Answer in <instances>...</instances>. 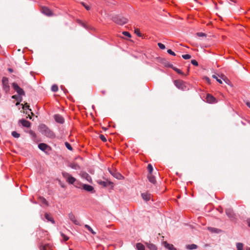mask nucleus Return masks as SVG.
I'll list each match as a JSON object with an SVG mask.
<instances>
[{"instance_id":"1","label":"nucleus","mask_w":250,"mask_h":250,"mask_svg":"<svg viewBox=\"0 0 250 250\" xmlns=\"http://www.w3.org/2000/svg\"><path fill=\"white\" fill-rule=\"evenodd\" d=\"M39 130L42 135L48 138L54 139L56 137V135L54 132L44 124L40 125L39 126Z\"/></svg>"},{"instance_id":"2","label":"nucleus","mask_w":250,"mask_h":250,"mask_svg":"<svg viewBox=\"0 0 250 250\" xmlns=\"http://www.w3.org/2000/svg\"><path fill=\"white\" fill-rule=\"evenodd\" d=\"M62 175L64 178L65 179L66 181L70 184H73L76 188H80V186H79L78 181L76 179L72 177L69 173L63 171L62 172Z\"/></svg>"},{"instance_id":"3","label":"nucleus","mask_w":250,"mask_h":250,"mask_svg":"<svg viewBox=\"0 0 250 250\" xmlns=\"http://www.w3.org/2000/svg\"><path fill=\"white\" fill-rule=\"evenodd\" d=\"M113 21L119 25H124L128 21V19L121 16H116L112 18Z\"/></svg>"},{"instance_id":"4","label":"nucleus","mask_w":250,"mask_h":250,"mask_svg":"<svg viewBox=\"0 0 250 250\" xmlns=\"http://www.w3.org/2000/svg\"><path fill=\"white\" fill-rule=\"evenodd\" d=\"M175 85L179 89L182 90H187L188 88L187 86L186 83L182 80H176L174 81Z\"/></svg>"},{"instance_id":"5","label":"nucleus","mask_w":250,"mask_h":250,"mask_svg":"<svg viewBox=\"0 0 250 250\" xmlns=\"http://www.w3.org/2000/svg\"><path fill=\"white\" fill-rule=\"evenodd\" d=\"M8 79L7 77H3L2 79V87L5 93H7L10 90Z\"/></svg>"},{"instance_id":"6","label":"nucleus","mask_w":250,"mask_h":250,"mask_svg":"<svg viewBox=\"0 0 250 250\" xmlns=\"http://www.w3.org/2000/svg\"><path fill=\"white\" fill-rule=\"evenodd\" d=\"M78 183L79 185V186H80V188L82 187V188L85 191L90 192L91 193L95 192L94 188L92 186L87 184H83L80 182H78Z\"/></svg>"},{"instance_id":"7","label":"nucleus","mask_w":250,"mask_h":250,"mask_svg":"<svg viewBox=\"0 0 250 250\" xmlns=\"http://www.w3.org/2000/svg\"><path fill=\"white\" fill-rule=\"evenodd\" d=\"M14 89L17 92L19 96H24L25 92L24 90L21 88L16 83H13L12 84Z\"/></svg>"},{"instance_id":"8","label":"nucleus","mask_w":250,"mask_h":250,"mask_svg":"<svg viewBox=\"0 0 250 250\" xmlns=\"http://www.w3.org/2000/svg\"><path fill=\"white\" fill-rule=\"evenodd\" d=\"M206 101L209 104H215L217 102L216 99L210 94H207L206 97Z\"/></svg>"},{"instance_id":"9","label":"nucleus","mask_w":250,"mask_h":250,"mask_svg":"<svg viewBox=\"0 0 250 250\" xmlns=\"http://www.w3.org/2000/svg\"><path fill=\"white\" fill-rule=\"evenodd\" d=\"M68 217H69V219L74 224H75L76 225L81 226L79 221L77 219V218H76L75 216L74 215V214L73 213H72V212H70V213H69Z\"/></svg>"},{"instance_id":"10","label":"nucleus","mask_w":250,"mask_h":250,"mask_svg":"<svg viewBox=\"0 0 250 250\" xmlns=\"http://www.w3.org/2000/svg\"><path fill=\"white\" fill-rule=\"evenodd\" d=\"M226 214L230 220H233L235 219V214L231 208L226 209Z\"/></svg>"},{"instance_id":"11","label":"nucleus","mask_w":250,"mask_h":250,"mask_svg":"<svg viewBox=\"0 0 250 250\" xmlns=\"http://www.w3.org/2000/svg\"><path fill=\"white\" fill-rule=\"evenodd\" d=\"M38 147L41 150L45 152L46 150H50L51 147L45 143H40L38 145Z\"/></svg>"},{"instance_id":"12","label":"nucleus","mask_w":250,"mask_h":250,"mask_svg":"<svg viewBox=\"0 0 250 250\" xmlns=\"http://www.w3.org/2000/svg\"><path fill=\"white\" fill-rule=\"evenodd\" d=\"M42 12L48 16H51L53 15V12L48 7L43 6L42 8Z\"/></svg>"},{"instance_id":"13","label":"nucleus","mask_w":250,"mask_h":250,"mask_svg":"<svg viewBox=\"0 0 250 250\" xmlns=\"http://www.w3.org/2000/svg\"><path fill=\"white\" fill-rule=\"evenodd\" d=\"M54 118L55 121L59 124H63L64 122V119L63 117L60 114H55L54 116Z\"/></svg>"},{"instance_id":"14","label":"nucleus","mask_w":250,"mask_h":250,"mask_svg":"<svg viewBox=\"0 0 250 250\" xmlns=\"http://www.w3.org/2000/svg\"><path fill=\"white\" fill-rule=\"evenodd\" d=\"M40 250H51V246L49 244L43 245L40 244L39 246Z\"/></svg>"},{"instance_id":"15","label":"nucleus","mask_w":250,"mask_h":250,"mask_svg":"<svg viewBox=\"0 0 250 250\" xmlns=\"http://www.w3.org/2000/svg\"><path fill=\"white\" fill-rule=\"evenodd\" d=\"M19 123H21L22 125L24 127H29L30 126L31 124L30 123L25 120V119H21L19 121Z\"/></svg>"},{"instance_id":"16","label":"nucleus","mask_w":250,"mask_h":250,"mask_svg":"<svg viewBox=\"0 0 250 250\" xmlns=\"http://www.w3.org/2000/svg\"><path fill=\"white\" fill-rule=\"evenodd\" d=\"M97 182L99 185L103 186V187H106L107 186H108V185H109L110 184V182L104 181L101 180H98L97 181Z\"/></svg>"},{"instance_id":"17","label":"nucleus","mask_w":250,"mask_h":250,"mask_svg":"<svg viewBox=\"0 0 250 250\" xmlns=\"http://www.w3.org/2000/svg\"><path fill=\"white\" fill-rule=\"evenodd\" d=\"M163 244L165 247L169 250H176L173 245L170 244L166 241L164 242Z\"/></svg>"},{"instance_id":"18","label":"nucleus","mask_w":250,"mask_h":250,"mask_svg":"<svg viewBox=\"0 0 250 250\" xmlns=\"http://www.w3.org/2000/svg\"><path fill=\"white\" fill-rule=\"evenodd\" d=\"M141 196L143 199L146 201H148L151 199V194L149 193H143L141 194Z\"/></svg>"},{"instance_id":"19","label":"nucleus","mask_w":250,"mask_h":250,"mask_svg":"<svg viewBox=\"0 0 250 250\" xmlns=\"http://www.w3.org/2000/svg\"><path fill=\"white\" fill-rule=\"evenodd\" d=\"M147 178L150 182L155 184L156 182L155 177L152 174H148Z\"/></svg>"},{"instance_id":"20","label":"nucleus","mask_w":250,"mask_h":250,"mask_svg":"<svg viewBox=\"0 0 250 250\" xmlns=\"http://www.w3.org/2000/svg\"><path fill=\"white\" fill-rule=\"evenodd\" d=\"M146 245L150 250H157L156 246L153 244L150 243H146Z\"/></svg>"},{"instance_id":"21","label":"nucleus","mask_w":250,"mask_h":250,"mask_svg":"<svg viewBox=\"0 0 250 250\" xmlns=\"http://www.w3.org/2000/svg\"><path fill=\"white\" fill-rule=\"evenodd\" d=\"M68 166L74 169L77 170L80 169V167L79 165L76 163H71Z\"/></svg>"},{"instance_id":"22","label":"nucleus","mask_w":250,"mask_h":250,"mask_svg":"<svg viewBox=\"0 0 250 250\" xmlns=\"http://www.w3.org/2000/svg\"><path fill=\"white\" fill-rule=\"evenodd\" d=\"M44 217L46 220L51 222L52 224L55 223V221L50 214L46 213L44 215Z\"/></svg>"},{"instance_id":"23","label":"nucleus","mask_w":250,"mask_h":250,"mask_svg":"<svg viewBox=\"0 0 250 250\" xmlns=\"http://www.w3.org/2000/svg\"><path fill=\"white\" fill-rule=\"evenodd\" d=\"M136 249L137 250H145V247L142 243H138L136 244Z\"/></svg>"},{"instance_id":"24","label":"nucleus","mask_w":250,"mask_h":250,"mask_svg":"<svg viewBox=\"0 0 250 250\" xmlns=\"http://www.w3.org/2000/svg\"><path fill=\"white\" fill-rule=\"evenodd\" d=\"M83 177L88 182H91L92 178L91 176L87 173H84L83 174Z\"/></svg>"},{"instance_id":"25","label":"nucleus","mask_w":250,"mask_h":250,"mask_svg":"<svg viewBox=\"0 0 250 250\" xmlns=\"http://www.w3.org/2000/svg\"><path fill=\"white\" fill-rule=\"evenodd\" d=\"M186 248L188 250H195L197 248V246L195 244H192L187 245Z\"/></svg>"},{"instance_id":"26","label":"nucleus","mask_w":250,"mask_h":250,"mask_svg":"<svg viewBox=\"0 0 250 250\" xmlns=\"http://www.w3.org/2000/svg\"><path fill=\"white\" fill-rule=\"evenodd\" d=\"M208 229L211 232L219 233L221 231L219 229L212 227L208 228Z\"/></svg>"},{"instance_id":"27","label":"nucleus","mask_w":250,"mask_h":250,"mask_svg":"<svg viewBox=\"0 0 250 250\" xmlns=\"http://www.w3.org/2000/svg\"><path fill=\"white\" fill-rule=\"evenodd\" d=\"M12 98L13 99H15L17 101H20V102H21L22 100V98L21 97V96H19L18 95H13L12 96Z\"/></svg>"},{"instance_id":"28","label":"nucleus","mask_w":250,"mask_h":250,"mask_svg":"<svg viewBox=\"0 0 250 250\" xmlns=\"http://www.w3.org/2000/svg\"><path fill=\"white\" fill-rule=\"evenodd\" d=\"M84 228L88 230L92 234H96V232L94 231L93 229L88 225H85Z\"/></svg>"},{"instance_id":"29","label":"nucleus","mask_w":250,"mask_h":250,"mask_svg":"<svg viewBox=\"0 0 250 250\" xmlns=\"http://www.w3.org/2000/svg\"><path fill=\"white\" fill-rule=\"evenodd\" d=\"M78 22L84 28H85L86 29H89L88 25H87L86 23L83 22L82 21H81L80 20H78Z\"/></svg>"},{"instance_id":"30","label":"nucleus","mask_w":250,"mask_h":250,"mask_svg":"<svg viewBox=\"0 0 250 250\" xmlns=\"http://www.w3.org/2000/svg\"><path fill=\"white\" fill-rule=\"evenodd\" d=\"M111 174L114 177H115L116 178L118 179H121L122 178V177H123L121 174L117 173V172H114Z\"/></svg>"},{"instance_id":"31","label":"nucleus","mask_w":250,"mask_h":250,"mask_svg":"<svg viewBox=\"0 0 250 250\" xmlns=\"http://www.w3.org/2000/svg\"><path fill=\"white\" fill-rule=\"evenodd\" d=\"M147 169H148V174H152V172L153 171V167L152 166L149 164L147 166Z\"/></svg>"},{"instance_id":"32","label":"nucleus","mask_w":250,"mask_h":250,"mask_svg":"<svg viewBox=\"0 0 250 250\" xmlns=\"http://www.w3.org/2000/svg\"><path fill=\"white\" fill-rule=\"evenodd\" d=\"M237 250H243V245L241 243H237L236 244Z\"/></svg>"},{"instance_id":"33","label":"nucleus","mask_w":250,"mask_h":250,"mask_svg":"<svg viewBox=\"0 0 250 250\" xmlns=\"http://www.w3.org/2000/svg\"><path fill=\"white\" fill-rule=\"evenodd\" d=\"M12 135L14 138H17L20 137V134L15 131L12 132Z\"/></svg>"},{"instance_id":"34","label":"nucleus","mask_w":250,"mask_h":250,"mask_svg":"<svg viewBox=\"0 0 250 250\" xmlns=\"http://www.w3.org/2000/svg\"><path fill=\"white\" fill-rule=\"evenodd\" d=\"M175 72H176L179 74L184 75V73L179 69L174 67L173 69Z\"/></svg>"},{"instance_id":"35","label":"nucleus","mask_w":250,"mask_h":250,"mask_svg":"<svg viewBox=\"0 0 250 250\" xmlns=\"http://www.w3.org/2000/svg\"><path fill=\"white\" fill-rule=\"evenodd\" d=\"M51 90L53 92H57L58 90V87L57 85L54 84L51 87Z\"/></svg>"},{"instance_id":"36","label":"nucleus","mask_w":250,"mask_h":250,"mask_svg":"<svg viewBox=\"0 0 250 250\" xmlns=\"http://www.w3.org/2000/svg\"><path fill=\"white\" fill-rule=\"evenodd\" d=\"M65 146L68 149H69L70 150H72V147L71 146V145L69 143L66 142L65 143Z\"/></svg>"},{"instance_id":"37","label":"nucleus","mask_w":250,"mask_h":250,"mask_svg":"<svg viewBox=\"0 0 250 250\" xmlns=\"http://www.w3.org/2000/svg\"><path fill=\"white\" fill-rule=\"evenodd\" d=\"M40 201L42 203V204H44L45 205H47V202L46 201V200L42 197H40Z\"/></svg>"},{"instance_id":"38","label":"nucleus","mask_w":250,"mask_h":250,"mask_svg":"<svg viewBox=\"0 0 250 250\" xmlns=\"http://www.w3.org/2000/svg\"><path fill=\"white\" fill-rule=\"evenodd\" d=\"M29 107H30L29 105L27 103H25V104H24V105H23V106H22V108H23V110H26V109H28V110H29V111H31V109H30V108H29Z\"/></svg>"},{"instance_id":"39","label":"nucleus","mask_w":250,"mask_h":250,"mask_svg":"<svg viewBox=\"0 0 250 250\" xmlns=\"http://www.w3.org/2000/svg\"><path fill=\"white\" fill-rule=\"evenodd\" d=\"M99 138L100 139L104 142H106L107 141V140H106V138H105V137L103 135V134H101L99 136Z\"/></svg>"},{"instance_id":"40","label":"nucleus","mask_w":250,"mask_h":250,"mask_svg":"<svg viewBox=\"0 0 250 250\" xmlns=\"http://www.w3.org/2000/svg\"><path fill=\"white\" fill-rule=\"evenodd\" d=\"M182 57L183 59L185 60H188L191 58V55L189 54L183 55Z\"/></svg>"},{"instance_id":"41","label":"nucleus","mask_w":250,"mask_h":250,"mask_svg":"<svg viewBox=\"0 0 250 250\" xmlns=\"http://www.w3.org/2000/svg\"><path fill=\"white\" fill-rule=\"evenodd\" d=\"M165 65L166 67L171 68L172 69H173V67H174V66H173V65L171 63H169V62H167L166 63H165Z\"/></svg>"},{"instance_id":"42","label":"nucleus","mask_w":250,"mask_h":250,"mask_svg":"<svg viewBox=\"0 0 250 250\" xmlns=\"http://www.w3.org/2000/svg\"><path fill=\"white\" fill-rule=\"evenodd\" d=\"M135 33L138 35L139 37H142V35L140 33V30L139 29L136 28L135 29Z\"/></svg>"},{"instance_id":"43","label":"nucleus","mask_w":250,"mask_h":250,"mask_svg":"<svg viewBox=\"0 0 250 250\" xmlns=\"http://www.w3.org/2000/svg\"><path fill=\"white\" fill-rule=\"evenodd\" d=\"M81 4L85 7V8L87 10H89L90 9V7L87 5H86L85 3L83 2H82Z\"/></svg>"},{"instance_id":"44","label":"nucleus","mask_w":250,"mask_h":250,"mask_svg":"<svg viewBox=\"0 0 250 250\" xmlns=\"http://www.w3.org/2000/svg\"><path fill=\"white\" fill-rule=\"evenodd\" d=\"M212 78H214V79H215L216 80V81L220 83H222V82L221 81V79H219L217 78V77L215 75H212Z\"/></svg>"},{"instance_id":"45","label":"nucleus","mask_w":250,"mask_h":250,"mask_svg":"<svg viewBox=\"0 0 250 250\" xmlns=\"http://www.w3.org/2000/svg\"><path fill=\"white\" fill-rule=\"evenodd\" d=\"M61 235L64 241H66L69 239V237L65 235V234H64L63 233H61Z\"/></svg>"},{"instance_id":"46","label":"nucleus","mask_w":250,"mask_h":250,"mask_svg":"<svg viewBox=\"0 0 250 250\" xmlns=\"http://www.w3.org/2000/svg\"><path fill=\"white\" fill-rule=\"evenodd\" d=\"M158 45L159 47V48L161 49H165V45L162 43L159 42L158 43Z\"/></svg>"},{"instance_id":"47","label":"nucleus","mask_w":250,"mask_h":250,"mask_svg":"<svg viewBox=\"0 0 250 250\" xmlns=\"http://www.w3.org/2000/svg\"><path fill=\"white\" fill-rule=\"evenodd\" d=\"M123 34L125 36L127 37H129V38L131 37L130 34L129 32H127V31H124L123 32Z\"/></svg>"},{"instance_id":"48","label":"nucleus","mask_w":250,"mask_h":250,"mask_svg":"<svg viewBox=\"0 0 250 250\" xmlns=\"http://www.w3.org/2000/svg\"><path fill=\"white\" fill-rule=\"evenodd\" d=\"M191 63L195 66L198 65V63L195 60H192L191 61Z\"/></svg>"},{"instance_id":"49","label":"nucleus","mask_w":250,"mask_h":250,"mask_svg":"<svg viewBox=\"0 0 250 250\" xmlns=\"http://www.w3.org/2000/svg\"><path fill=\"white\" fill-rule=\"evenodd\" d=\"M167 52L169 54H170L172 56L176 55L175 53L173 51H172L171 49H168Z\"/></svg>"},{"instance_id":"50","label":"nucleus","mask_w":250,"mask_h":250,"mask_svg":"<svg viewBox=\"0 0 250 250\" xmlns=\"http://www.w3.org/2000/svg\"><path fill=\"white\" fill-rule=\"evenodd\" d=\"M197 35L199 36H200V37L205 36V34L204 33H198Z\"/></svg>"},{"instance_id":"51","label":"nucleus","mask_w":250,"mask_h":250,"mask_svg":"<svg viewBox=\"0 0 250 250\" xmlns=\"http://www.w3.org/2000/svg\"><path fill=\"white\" fill-rule=\"evenodd\" d=\"M247 224H248V225L249 227H250V218H248L247 220Z\"/></svg>"},{"instance_id":"52","label":"nucleus","mask_w":250,"mask_h":250,"mask_svg":"<svg viewBox=\"0 0 250 250\" xmlns=\"http://www.w3.org/2000/svg\"><path fill=\"white\" fill-rule=\"evenodd\" d=\"M246 104L250 108V102H247Z\"/></svg>"},{"instance_id":"53","label":"nucleus","mask_w":250,"mask_h":250,"mask_svg":"<svg viewBox=\"0 0 250 250\" xmlns=\"http://www.w3.org/2000/svg\"><path fill=\"white\" fill-rule=\"evenodd\" d=\"M30 134L31 135H32L33 136H36L35 133L33 131H30Z\"/></svg>"},{"instance_id":"54","label":"nucleus","mask_w":250,"mask_h":250,"mask_svg":"<svg viewBox=\"0 0 250 250\" xmlns=\"http://www.w3.org/2000/svg\"><path fill=\"white\" fill-rule=\"evenodd\" d=\"M30 134L31 135H32L33 136H36L35 133L33 131H30Z\"/></svg>"},{"instance_id":"55","label":"nucleus","mask_w":250,"mask_h":250,"mask_svg":"<svg viewBox=\"0 0 250 250\" xmlns=\"http://www.w3.org/2000/svg\"><path fill=\"white\" fill-rule=\"evenodd\" d=\"M30 134L31 135H32L33 136H36L35 133L33 131H30Z\"/></svg>"},{"instance_id":"56","label":"nucleus","mask_w":250,"mask_h":250,"mask_svg":"<svg viewBox=\"0 0 250 250\" xmlns=\"http://www.w3.org/2000/svg\"><path fill=\"white\" fill-rule=\"evenodd\" d=\"M21 102H20L19 101H17V103H16V105H19V104H20V103H21Z\"/></svg>"},{"instance_id":"57","label":"nucleus","mask_w":250,"mask_h":250,"mask_svg":"<svg viewBox=\"0 0 250 250\" xmlns=\"http://www.w3.org/2000/svg\"><path fill=\"white\" fill-rule=\"evenodd\" d=\"M8 70H9V71H10L11 72H13V69L12 68H9Z\"/></svg>"},{"instance_id":"58","label":"nucleus","mask_w":250,"mask_h":250,"mask_svg":"<svg viewBox=\"0 0 250 250\" xmlns=\"http://www.w3.org/2000/svg\"><path fill=\"white\" fill-rule=\"evenodd\" d=\"M224 77H225V76L224 75H223L222 77H221V78L223 79L225 81V79L223 78Z\"/></svg>"},{"instance_id":"59","label":"nucleus","mask_w":250,"mask_h":250,"mask_svg":"<svg viewBox=\"0 0 250 250\" xmlns=\"http://www.w3.org/2000/svg\"><path fill=\"white\" fill-rule=\"evenodd\" d=\"M246 250H250V248H248Z\"/></svg>"},{"instance_id":"60","label":"nucleus","mask_w":250,"mask_h":250,"mask_svg":"<svg viewBox=\"0 0 250 250\" xmlns=\"http://www.w3.org/2000/svg\"><path fill=\"white\" fill-rule=\"evenodd\" d=\"M28 116H29V117L30 119H31V117H30V115H28Z\"/></svg>"},{"instance_id":"61","label":"nucleus","mask_w":250,"mask_h":250,"mask_svg":"<svg viewBox=\"0 0 250 250\" xmlns=\"http://www.w3.org/2000/svg\"><path fill=\"white\" fill-rule=\"evenodd\" d=\"M102 92L104 94L105 93L104 91H103Z\"/></svg>"},{"instance_id":"62","label":"nucleus","mask_w":250,"mask_h":250,"mask_svg":"<svg viewBox=\"0 0 250 250\" xmlns=\"http://www.w3.org/2000/svg\"><path fill=\"white\" fill-rule=\"evenodd\" d=\"M232 1L235 2L234 0H230Z\"/></svg>"},{"instance_id":"63","label":"nucleus","mask_w":250,"mask_h":250,"mask_svg":"<svg viewBox=\"0 0 250 250\" xmlns=\"http://www.w3.org/2000/svg\"><path fill=\"white\" fill-rule=\"evenodd\" d=\"M69 250H72V249H70Z\"/></svg>"}]
</instances>
